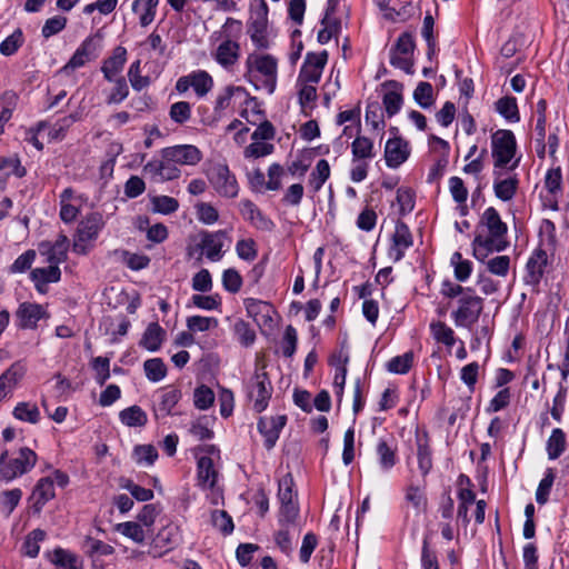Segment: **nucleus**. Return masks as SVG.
<instances>
[{"label": "nucleus", "mask_w": 569, "mask_h": 569, "mask_svg": "<svg viewBox=\"0 0 569 569\" xmlns=\"http://www.w3.org/2000/svg\"><path fill=\"white\" fill-rule=\"evenodd\" d=\"M480 228L486 229L487 236H483L478 231L471 246L473 257L478 261L483 262L490 253L506 250L508 247V242L506 240L508 227L501 220L497 209L489 207L480 217L478 229Z\"/></svg>", "instance_id": "nucleus-1"}, {"label": "nucleus", "mask_w": 569, "mask_h": 569, "mask_svg": "<svg viewBox=\"0 0 569 569\" xmlns=\"http://www.w3.org/2000/svg\"><path fill=\"white\" fill-rule=\"evenodd\" d=\"M246 74L257 89H264L269 94L273 93L278 79V60L271 56L259 52L248 54Z\"/></svg>", "instance_id": "nucleus-2"}, {"label": "nucleus", "mask_w": 569, "mask_h": 569, "mask_svg": "<svg viewBox=\"0 0 569 569\" xmlns=\"http://www.w3.org/2000/svg\"><path fill=\"white\" fill-rule=\"evenodd\" d=\"M242 30V23L233 18H227L222 26L223 40L212 52L214 61L226 70H231L240 59V43L238 37Z\"/></svg>", "instance_id": "nucleus-3"}, {"label": "nucleus", "mask_w": 569, "mask_h": 569, "mask_svg": "<svg viewBox=\"0 0 569 569\" xmlns=\"http://www.w3.org/2000/svg\"><path fill=\"white\" fill-rule=\"evenodd\" d=\"M269 8L264 0H254L250 8L247 21V32L257 49L263 50L270 47L268 30Z\"/></svg>", "instance_id": "nucleus-4"}, {"label": "nucleus", "mask_w": 569, "mask_h": 569, "mask_svg": "<svg viewBox=\"0 0 569 569\" xmlns=\"http://www.w3.org/2000/svg\"><path fill=\"white\" fill-rule=\"evenodd\" d=\"M36 462V452L27 447L12 455L4 452L0 457V476L7 481L13 480L29 472Z\"/></svg>", "instance_id": "nucleus-5"}, {"label": "nucleus", "mask_w": 569, "mask_h": 569, "mask_svg": "<svg viewBox=\"0 0 569 569\" xmlns=\"http://www.w3.org/2000/svg\"><path fill=\"white\" fill-rule=\"evenodd\" d=\"M244 388L248 400L252 402V409L257 413L264 411L273 392L268 373L263 369H257L247 380Z\"/></svg>", "instance_id": "nucleus-6"}, {"label": "nucleus", "mask_w": 569, "mask_h": 569, "mask_svg": "<svg viewBox=\"0 0 569 569\" xmlns=\"http://www.w3.org/2000/svg\"><path fill=\"white\" fill-rule=\"evenodd\" d=\"M466 293L457 300V309L451 312V317L457 327L470 328L479 320L483 310V299L476 295L473 289Z\"/></svg>", "instance_id": "nucleus-7"}, {"label": "nucleus", "mask_w": 569, "mask_h": 569, "mask_svg": "<svg viewBox=\"0 0 569 569\" xmlns=\"http://www.w3.org/2000/svg\"><path fill=\"white\" fill-rule=\"evenodd\" d=\"M517 141L511 130L499 129L491 136V153L495 169L505 168L515 157Z\"/></svg>", "instance_id": "nucleus-8"}, {"label": "nucleus", "mask_w": 569, "mask_h": 569, "mask_svg": "<svg viewBox=\"0 0 569 569\" xmlns=\"http://www.w3.org/2000/svg\"><path fill=\"white\" fill-rule=\"evenodd\" d=\"M104 227L103 216L100 212L87 214L79 223L73 241V251L86 254L89 251L88 242L94 241Z\"/></svg>", "instance_id": "nucleus-9"}, {"label": "nucleus", "mask_w": 569, "mask_h": 569, "mask_svg": "<svg viewBox=\"0 0 569 569\" xmlns=\"http://www.w3.org/2000/svg\"><path fill=\"white\" fill-rule=\"evenodd\" d=\"M208 180L216 192L226 198H234L238 196L239 186L234 174L231 173L229 167L224 163H214L208 170Z\"/></svg>", "instance_id": "nucleus-10"}, {"label": "nucleus", "mask_w": 569, "mask_h": 569, "mask_svg": "<svg viewBox=\"0 0 569 569\" xmlns=\"http://www.w3.org/2000/svg\"><path fill=\"white\" fill-rule=\"evenodd\" d=\"M213 78L206 70H193L190 73L178 78L174 89L179 94H184L190 89L197 98H204L213 88Z\"/></svg>", "instance_id": "nucleus-11"}, {"label": "nucleus", "mask_w": 569, "mask_h": 569, "mask_svg": "<svg viewBox=\"0 0 569 569\" xmlns=\"http://www.w3.org/2000/svg\"><path fill=\"white\" fill-rule=\"evenodd\" d=\"M181 398L182 392L180 388L173 385H168L157 390L152 400L154 418L159 420L176 415L174 408Z\"/></svg>", "instance_id": "nucleus-12"}, {"label": "nucleus", "mask_w": 569, "mask_h": 569, "mask_svg": "<svg viewBox=\"0 0 569 569\" xmlns=\"http://www.w3.org/2000/svg\"><path fill=\"white\" fill-rule=\"evenodd\" d=\"M101 49V37L99 33L87 37L78 47L68 63L61 69L63 72L83 67L86 63L96 60Z\"/></svg>", "instance_id": "nucleus-13"}, {"label": "nucleus", "mask_w": 569, "mask_h": 569, "mask_svg": "<svg viewBox=\"0 0 569 569\" xmlns=\"http://www.w3.org/2000/svg\"><path fill=\"white\" fill-rule=\"evenodd\" d=\"M248 98V92L243 87L229 84L221 88L213 101L214 120L220 119L227 110L236 107L237 102H243Z\"/></svg>", "instance_id": "nucleus-14"}, {"label": "nucleus", "mask_w": 569, "mask_h": 569, "mask_svg": "<svg viewBox=\"0 0 569 569\" xmlns=\"http://www.w3.org/2000/svg\"><path fill=\"white\" fill-rule=\"evenodd\" d=\"M230 242L226 230L204 231L201 233L199 246L210 261H219L223 256V247H229Z\"/></svg>", "instance_id": "nucleus-15"}, {"label": "nucleus", "mask_w": 569, "mask_h": 569, "mask_svg": "<svg viewBox=\"0 0 569 569\" xmlns=\"http://www.w3.org/2000/svg\"><path fill=\"white\" fill-rule=\"evenodd\" d=\"M163 159L180 166H197L202 160V152L193 144H177L162 149Z\"/></svg>", "instance_id": "nucleus-16"}, {"label": "nucleus", "mask_w": 569, "mask_h": 569, "mask_svg": "<svg viewBox=\"0 0 569 569\" xmlns=\"http://www.w3.org/2000/svg\"><path fill=\"white\" fill-rule=\"evenodd\" d=\"M392 242L388 250V257L393 262H399L406 254V251L413 246L412 233L403 221H397Z\"/></svg>", "instance_id": "nucleus-17"}, {"label": "nucleus", "mask_w": 569, "mask_h": 569, "mask_svg": "<svg viewBox=\"0 0 569 569\" xmlns=\"http://www.w3.org/2000/svg\"><path fill=\"white\" fill-rule=\"evenodd\" d=\"M27 373L24 360H17L0 375V401L11 397Z\"/></svg>", "instance_id": "nucleus-18"}, {"label": "nucleus", "mask_w": 569, "mask_h": 569, "mask_svg": "<svg viewBox=\"0 0 569 569\" xmlns=\"http://www.w3.org/2000/svg\"><path fill=\"white\" fill-rule=\"evenodd\" d=\"M69 246L68 237L59 234L54 242L42 241L39 244V252L41 256L46 257L48 263L59 266L67 260Z\"/></svg>", "instance_id": "nucleus-19"}, {"label": "nucleus", "mask_w": 569, "mask_h": 569, "mask_svg": "<svg viewBox=\"0 0 569 569\" xmlns=\"http://www.w3.org/2000/svg\"><path fill=\"white\" fill-rule=\"evenodd\" d=\"M286 422L287 417L283 415L276 417H261L258 420L257 427L261 436L264 438V447L268 450L274 447L279 439L280 431L284 427Z\"/></svg>", "instance_id": "nucleus-20"}, {"label": "nucleus", "mask_w": 569, "mask_h": 569, "mask_svg": "<svg viewBox=\"0 0 569 569\" xmlns=\"http://www.w3.org/2000/svg\"><path fill=\"white\" fill-rule=\"evenodd\" d=\"M18 326L22 329H36L39 320L46 316V310L39 303L22 302L16 312Z\"/></svg>", "instance_id": "nucleus-21"}, {"label": "nucleus", "mask_w": 569, "mask_h": 569, "mask_svg": "<svg viewBox=\"0 0 569 569\" xmlns=\"http://www.w3.org/2000/svg\"><path fill=\"white\" fill-rule=\"evenodd\" d=\"M240 212L247 221L259 230L271 231L274 228L273 221L264 216L250 200H242L240 202Z\"/></svg>", "instance_id": "nucleus-22"}, {"label": "nucleus", "mask_w": 569, "mask_h": 569, "mask_svg": "<svg viewBox=\"0 0 569 569\" xmlns=\"http://www.w3.org/2000/svg\"><path fill=\"white\" fill-rule=\"evenodd\" d=\"M127 61V49L118 46L113 49L112 54L102 62L101 72L107 81H113L123 70Z\"/></svg>", "instance_id": "nucleus-23"}, {"label": "nucleus", "mask_w": 569, "mask_h": 569, "mask_svg": "<svg viewBox=\"0 0 569 569\" xmlns=\"http://www.w3.org/2000/svg\"><path fill=\"white\" fill-rule=\"evenodd\" d=\"M409 157L407 142L400 138L389 139L385 148L386 164L389 168H397Z\"/></svg>", "instance_id": "nucleus-24"}, {"label": "nucleus", "mask_w": 569, "mask_h": 569, "mask_svg": "<svg viewBox=\"0 0 569 569\" xmlns=\"http://www.w3.org/2000/svg\"><path fill=\"white\" fill-rule=\"evenodd\" d=\"M56 497L54 487L49 478H41L33 488L30 500L32 509L40 512L44 505Z\"/></svg>", "instance_id": "nucleus-25"}, {"label": "nucleus", "mask_w": 569, "mask_h": 569, "mask_svg": "<svg viewBox=\"0 0 569 569\" xmlns=\"http://www.w3.org/2000/svg\"><path fill=\"white\" fill-rule=\"evenodd\" d=\"M144 171L161 180H173L181 174L177 163L163 158L161 160L149 161L144 166Z\"/></svg>", "instance_id": "nucleus-26"}, {"label": "nucleus", "mask_w": 569, "mask_h": 569, "mask_svg": "<svg viewBox=\"0 0 569 569\" xmlns=\"http://www.w3.org/2000/svg\"><path fill=\"white\" fill-rule=\"evenodd\" d=\"M501 169H493V191L495 196L502 200V201H509L511 200L518 189V179L516 176L508 177L506 179H501Z\"/></svg>", "instance_id": "nucleus-27"}, {"label": "nucleus", "mask_w": 569, "mask_h": 569, "mask_svg": "<svg viewBox=\"0 0 569 569\" xmlns=\"http://www.w3.org/2000/svg\"><path fill=\"white\" fill-rule=\"evenodd\" d=\"M30 278L34 282L36 289L39 292H43L47 284L60 281L61 270L59 266L49 263L46 268L33 269Z\"/></svg>", "instance_id": "nucleus-28"}, {"label": "nucleus", "mask_w": 569, "mask_h": 569, "mask_svg": "<svg viewBox=\"0 0 569 569\" xmlns=\"http://www.w3.org/2000/svg\"><path fill=\"white\" fill-rule=\"evenodd\" d=\"M378 465L383 473H389L398 462L397 448L385 439H379L376 446Z\"/></svg>", "instance_id": "nucleus-29"}, {"label": "nucleus", "mask_w": 569, "mask_h": 569, "mask_svg": "<svg viewBox=\"0 0 569 569\" xmlns=\"http://www.w3.org/2000/svg\"><path fill=\"white\" fill-rule=\"evenodd\" d=\"M417 460L418 468L423 477H426L432 469V451L429 446L427 433L418 435L417 439Z\"/></svg>", "instance_id": "nucleus-30"}, {"label": "nucleus", "mask_w": 569, "mask_h": 569, "mask_svg": "<svg viewBox=\"0 0 569 569\" xmlns=\"http://www.w3.org/2000/svg\"><path fill=\"white\" fill-rule=\"evenodd\" d=\"M197 471L198 481L202 488L211 489L214 487L218 473L210 457L203 456L198 459Z\"/></svg>", "instance_id": "nucleus-31"}, {"label": "nucleus", "mask_w": 569, "mask_h": 569, "mask_svg": "<svg viewBox=\"0 0 569 569\" xmlns=\"http://www.w3.org/2000/svg\"><path fill=\"white\" fill-rule=\"evenodd\" d=\"M159 0H134L132 11L139 16L141 27H148L156 18Z\"/></svg>", "instance_id": "nucleus-32"}, {"label": "nucleus", "mask_w": 569, "mask_h": 569, "mask_svg": "<svg viewBox=\"0 0 569 569\" xmlns=\"http://www.w3.org/2000/svg\"><path fill=\"white\" fill-rule=\"evenodd\" d=\"M432 338L438 342L445 345L447 348H452L457 342L456 333L451 327L440 320H433L429 325Z\"/></svg>", "instance_id": "nucleus-33"}, {"label": "nucleus", "mask_w": 569, "mask_h": 569, "mask_svg": "<svg viewBox=\"0 0 569 569\" xmlns=\"http://www.w3.org/2000/svg\"><path fill=\"white\" fill-rule=\"evenodd\" d=\"M567 448V436L560 428H555L546 442V451L549 460L558 459Z\"/></svg>", "instance_id": "nucleus-34"}, {"label": "nucleus", "mask_w": 569, "mask_h": 569, "mask_svg": "<svg viewBox=\"0 0 569 569\" xmlns=\"http://www.w3.org/2000/svg\"><path fill=\"white\" fill-rule=\"evenodd\" d=\"M166 331L158 322H151L144 330L140 346L149 351H157L163 341Z\"/></svg>", "instance_id": "nucleus-35"}, {"label": "nucleus", "mask_w": 569, "mask_h": 569, "mask_svg": "<svg viewBox=\"0 0 569 569\" xmlns=\"http://www.w3.org/2000/svg\"><path fill=\"white\" fill-rule=\"evenodd\" d=\"M18 99V94L12 90L4 91L0 94V136L4 132V126L12 118Z\"/></svg>", "instance_id": "nucleus-36"}, {"label": "nucleus", "mask_w": 569, "mask_h": 569, "mask_svg": "<svg viewBox=\"0 0 569 569\" xmlns=\"http://www.w3.org/2000/svg\"><path fill=\"white\" fill-rule=\"evenodd\" d=\"M356 134L357 136L351 143L352 158L355 160H372L376 157L373 141L366 136H361L360 132Z\"/></svg>", "instance_id": "nucleus-37"}, {"label": "nucleus", "mask_w": 569, "mask_h": 569, "mask_svg": "<svg viewBox=\"0 0 569 569\" xmlns=\"http://www.w3.org/2000/svg\"><path fill=\"white\" fill-rule=\"evenodd\" d=\"M119 420L127 427L140 428L147 425L148 416L141 407L133 405L119 412Z\"/></svg>", "instance_id": "nucleus-38"}, {"label": "nucleus", "mask_w": 569, "mask_h": 569, "mask_svg": "<svg viewBox=\"0 0 569 569\" xmlns=\"http://www.w3.org/2000/svg\"><path fill=\"white\" fill-rule=\"evenodd\" d=\"M330 164L326 159H320L309 177V187L313 192H318L330 177Z\"/></svg>", "instance_id": "nucleus-39"}, {"label": "nucleus", "mask_w": 569, "mask_h": 569, "mask_svg": "<svg viewBox=\"0 0 569 569\" xmlns=\"http://www.w3.org/2000/svg\"><path fill=\"white\" fill-rule=\"evenodd\" d=\"M496 111L509 122L520 120L517 99L515 97H502L496 102Z\"/></svg>", "instance_id": "nucleus-40"}, {"label": "nucleus", "mask_w": 569, "mask_h": 569, "mask_svg": "<svg viewBox=\"0 0 569 569\" xmlns=\"http://www.w3.org/2000/svg\"><path fill=\"white\" fill-rule=\"evenodd\" d=\"M322 28L318 32V42L321 44L328 43L333 37H337L341 31V21L336 17H323L321 19Z\"/></svg>", "instance_id": "nucleus-41"}, {"label": "nucleus", "mask_w": 569, "mask_h": 569, "mask_svg": "<svg viewBox=\"0 0 569 569\" xmlns=\"http://www.w3.org/2000/svg\"><path fill=\"white\" fill-rule=\"evenodd\" d=\"M392 84L397 88V90L387 91L383 94L382 103L386 110V113L389 118L397 114L403 103L402 94L400 92V87L397 82H392Z\"/></svg>", "instance_id": "nucleus-42"}, {"label": "nucleus", "mask_w": 569, "mask_h": 569, "mask_svg": "<svg viewBox=\"0 0 569 569\" xmlns=\"http://www.w3.org/2000/svg\"><path fill=\"white\" fill-rule=\"evenodd\" d=\"M12 413L16 419L29 423H37L40 420V411L37 405L31 402H19Z\"/></svg>", "instance_id": "nucleus-43"}, {"label": "nucleus", "mask_w": 569, "mask_h": 569, "mask_svg": "<svg viewBox=\"0 0 569 569\" xmlns=\"http://www.w3.org/2000/svg\"><path fill=\"white\" fill-rule=\"evenodd\" d=\"M295 481L291 473L284 475L278 483V499L280 505L297 502V492L293 490Z\"/></svg>", "instance_id": "nucleus-44"}, {"label": "nucleus", "mask_w": 569, "mask_h": 569, "mask_svg": "<svg viewBox=\"0 0 569 569\" xmlns=\"http://www.w3.org/2000/svg\"><path fill=\"white\" fill-rule=\"evenodd\" d=\"M116 530L122 536L131 539L137 543H142L146 539V531L141 523L136 521H126L118 523Z\"/></svg>", "instance_id": "nucleus-45"}, {"label": "nucleus", "mask_w": 569, "mask_h": 569, "mask_svg": "<svg viewBox=\"0 0 569 569\" xmlns=\"http://www.w3.org/2000/svg\"><path fill=\"white\" fill-rule=\"evenodd\" d=\"M415 355L412 351H407L401 356L391 358L387 363L389 372L396 375H406L413 365Z\"/></svg>", "instance_id": "nucleus-46"}, {"label": "nucleus", "mask_w": 569, "mask_h": 569, "mask_svg": "<svg viewBox=\"0 0 569 569\" xmlns=\"http://www.w3.org/2000/svg\"><path fill=\"white\" fill-rule=\"evenodd\" d=\"M450 262L453 267L455 278L460 282H465L472 272V262L463 259L462 254L458 251L452 253Z\"/></svg>", "instance_id": "nucleus-47"}, {"label": "nucleus", "mask_w": 569, "mask_h": 569, "mask_svg": "<svg viewBox=\"0 0 569 569\" xmlns=\"http://www.w3.org/2000/svg\"><path fill=\"white\" fill-rule=\"evenodd\" d=\"M459 506H458V519L467 526L470 521L468 512L469 506L475 503L476 493L469 488H461L458 492Z\"/></svg>", "instance_id": "nucleus-48"}, {"label": "nucleus", "mask_w": 569, "mask_h": 569, "mask_svg": "<svg viewBox=\"0 0 569 569\" xmlns=\"http://www.w3.org/2000/svg\"><path fill=\"white\" fill-rule=\"evenodd\" d=\"M143 370L148 380L152 382H159L167 376V367L161 358L146 360Z\"/></svg>", "instance_id": "nucleus-49"}, {"label": "nucleus", "mask_w": 569, "mask_h": 569, "mask_svg": "<svg viewBox=\"0 0 569 569\" xmlns=\"http://www.w3.org/2000/svg\"><path fill=\"white\" fill-rule=\"evenodd\" d=\"M556 479V472L552 468H547L543 478L540 480L536 490V501L539 505L547 503L551 488Z\"/></svg>", "instance_id": "nucleus-50"}, {"label": "nucleus", "mask_w": 569, "mask_h": 569, "mask_svg": "<svg viewBox=\"0 0 569 569\" xmlns=\"http://www.w3.org/2000/svg\"><path fill=\"white\" fill-rule=\"evenodd\" d=\"M365 118L372 130L383 131L386 122L382 108L378 102L368 103Z\"/></svg>", "instance_id": "nucleus-51"}, {"label": "nucleus", "mask_w": 569, "mask_h": 569, "mask_svg": "<svg viewBox=\"0 0 569 569\" xmlns=\"http://www.w3.org/2000/svg\"><path fill=\"white\" fill-rule=\"evenodd\" d=\"M23 42V32L18 28L0 43V53L10 57L19 50Z\"/></svg>", "instance_id": "nucleus-52"}, {"label": "nucleus", "mask_w": 569, "mask_h": 569, "mask_svg": "<svg viewBox=\"0 0 569 569\" xmlns=\"http://www.w3.org/2000/svg\"><path fill=\"white\" fill-rule=\"evenodd\" d=\"M298 517H299L298 502L280 505L279 512H278L279 526L296 527Z\"/></svg>", "instance_id": "nucleus-53"}, {"label": "nucleus", "mask_w": 569, "mask_h": 569, "mask_svg": "<svg viewBox=\"0 0 569 569\" xmlns=\"http://www.w3.org/2000/svg\"><path fill=\"white\" fill-rule=\"evenodd\" d=\"M413 99L421 108H430L435 102L432 86L426 81L419 82L413 91Z\"/></svg>", "instance_id": "nucleus-54"}, {"label": "nucleus", "mask_w": 569, "mask_h": 569, "mask_svg": "<svg viewBox=\"0 0 569 569\" xmlns=\"http://www.w3.org/2000/svg\"><path fill=\"white\" fill-rule=\"evenodd\" d=\"M52 562L63 569H81L82 565L78 557L63 549H57L53 553Z\"/></svg>", "instance_id": "nucleus-55"}, {"label": "nucleus", "mask_w": 569, "mask_h": 569, "mask_svg": "<svg viewBox=\"0 0 569 569\" xmlns=\"http://www.w3.org/2000/svg\"><path fill=\"white\" fill-rule=\"evenodd\" d=\"M133 458L138 465L152 466L158 459V451L152 445H139L133 449Z\"/></svg>", "instance_id": "nucleus-56"}, {"label": "nucleus", "mask_w": 569, "mask_h": 569, "mask_svg": "<svg viewBox=\"0 0 569 569\" xmlns=\"http://www.w3.org/2000/svg\"><path fill=\"white\" fill-rule=\"evenodd\" d=\"M111 82L114 83V86L108 94L106 102L108 104L121 103L129 96V87L127 81L123 77H118Z\"/></svg>", "instance_id": "nucleus-57"}, {"label": "nucleus", "mask_w": 569, "mask_h": 569, "mask_svg": "<svg viewBox=\"0 0 569 569\" xmlns=\"http://www.w3.org/2000/svg\"><path fill=\"white\" fill-rule=\"evenodd\" d=\"M170 119L177 124H183L191 118V104L188 101H178L170 106Z\"/></svg>", "instance_id": "nucleus-58"}, {"label": "nucleus", "mask_w": 569, "mask_h": 569, "mask_svg": "<svg viewBox=\"0 0 569 569\" xmlns=\"http://www.w3.org/2000/svg\"><path fill=\"white\" fill-rule=\"evenodd\" d=\"M152 211L162 214H170L178 210L179 202L169 196H156L151 199Z\"/></svg>", "instance_id": "nucleus-59"}, {"label": "nucleus", "mask_w": 569, "mask_h": 569, "mask_svg": "<svg viewBox=\"0 0 569 569\" xmlns=\"http://www.w3.org/2000/svg\"><path fill=\"white\" fill-rule=\"evenodd\" d=\"M546 263V253L539 251L536 256L531 257L527 262L529 282H538L543 273V267Z\"/></svg>", "instance_id": "nucleus-60"}, {"label": "nucleus", "mask_w": 569, "mask_h": 569, "mask_svg": "<svg viewBox=\"0 0 569 569\" xmlns=\"http://www.w3.org/2000/svg\"><path fill=\"white\" fill-rule=\"evenodd\" d=\"M273 150V144L268 143L267 141L252 140V142L246 147L243 154L247 159H258L271 154Z\"/></svg>", "instance_id": "nucleus-61"}, {"label": "nucleus", "mask_w": 569, "mask_h": 569, "mask_svg": "<svg viewBox=\"0 0 569 569\" xmlns=\"http://www.w3.org/2000/svg\"><path fill=\"white\" fill-rule=\"evenodd\" d=\"M218 319L213 317L191 316L187 319V327L192 332H203L218 327Z\"/></svg>", "instance_id": "nucleus-62"}, {"label": "nucleus", "mask_w": 569, "mask_h": 569, "mask_svg": "<svg viewBox=\"0 0 569 569\" xmlns=\"http://www.w3.org/2000/svg\"><path fill=\"white\" fill-rule=\"evenodd\" d=\"M197 219L203 224H213L219 219L218 210L209 202L196 204Z\"/></svg>", "instance_id": "nucleus-63"}, {"label": "nucleus", "mask_w": 569, "mask_h": 569, "mask_svg": "<svg viewBox=\"0 0 569 569\" xmlns=\"http://www.w3.org/2000/svg\"><path fill=\"white\" fill-rule=\"evenodd\" d=\"M214 401L213 391L207 386H200L196 388L193 393L194 407L199 410H207L212 406Z\"/></svg>", "instance_id": "nucleus-64"}]
</instances>
